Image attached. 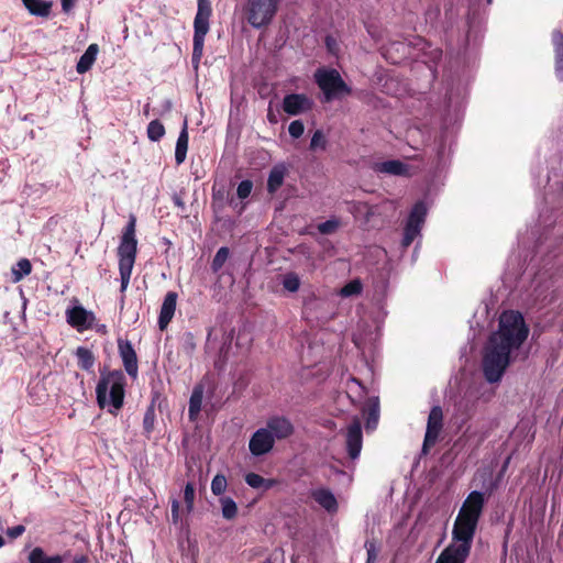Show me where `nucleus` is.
Segmentation results:
<instances>
[{
	"instance_id": "nucleus-1",
	"label": "nucleus",
	"mask_w": 563,
	"mask_h": 563,
	"mask_svg": "<svg viewBox=\"0 0 563 563\" xmlns=\"http://www.w3.org/2000/svg\"><path fill=\"white\" fill-rule=\"evenodd\" d=\"M529 333L523 317L518 311H506L500 316L499 330L489 336L483 355V373L488 383L501 379L512 349L519 347Z\"/></svg>"
},
{
	"instance_id": "nucleus-2",
	"label": "nucleus",
	"mask_w": 563,
	"mask_h": 563,
	"mask_svg": "<svg viewBox=\"0 0 563 563\" xmlns=\"http://www.w3.org/2000/svg\"><path fill=\"white\" fill-rule=\"evenodd\" d=\"M125 385L126 379L122 371L113 369L101 373L96 387L98 406L103 409L109 405L108 411L117 416L124 405Z\"/></svg>"
},
{
	"instance_id": "nucleus-3",
	"label": "nucleus",
	"mask_w": 563,
	"mask_h": 563,
	"mask_svg": "<svg viewBox=\"0 0 563 563\" xmlns=\"http://www.w3.org/2000/svg\"><path fill=\"white\" fill-rule=\"evenodd\" d=\"M136 218L131 214L123 229L120 244L118 246L119 273L121 287L120 291L125 292L130 284L132 271L137 254V240L135 238Z\"/></svg>"
},
{
	"instance_id": "nucleus-4",
	"label": "nucleus",
	"mask_w": 563,
	"mask_h": 563,
	"mask_svg": "<svg viewBox=\"0 0 563 563\" xmlns=\"http://www.w3.org/2000/svg\"><path fill=\"white\" fill-rule=\"evenodd\" d=\"M282 0H246L242 9L243 18L254 29L268 26L277 11Z\"/></svg>"
},
{
	"instance_id": "nucleus-5",
	"label": "nucleus",
	"mask_w": 563,
	"mask_h": 563,
	"mask_svg": "<svg viewBox=\"0 0 563 563\" xmlns=\"http://www.w3.org/2000/svg\"><path fill=\"white\" fill-rule=\"evenodd\" d=\"M212 14L210 0H198V9L194 20V40L191 62L198 67L203 55L205 37L209 32V21Z\"/></svg>"
},
{
	"instance_id": "nucleus-6",
	"label": "nucleus",
	"mask_w": 563,
	"mask_h": 563,
	"mask_svg": "<svg viewBox=\"0 0 563 563\" xmlns=\"http://www.w3.org/2000/svg\"><path fill=\"white\" fill-rule=\"evenodd\" d=\"M314 81L324 95L325 101L339 99L352 93L351 87L342 79L336 69L320 68L314 73Z\"/></svg>"
},
{
	"instance_id": "nucleus-7",
	"label": "nucleus",
	"mask_w": 563,
	"mask_h": 563,
	"mask_svg": "<svg viewBox=\"0 0 563 563\" xmlns=\"http://www.w3.org/2000/svg\"><path fill=\"white\" fill-rule=\"evenodd\" d=\"M71 559L70 563H89V558L84 553H76L71 556L70 550L65 551L63 554L56 553L48 555L43 548H33L29 555V563H65L66 560Z\"/></svg>"
},
{
	"instance_id": "nucleus-8",
	"label": "nucleus",
	"mask_w": 563,
	"mask_h": 563,
	"mask_svg": "<svg viewBox=\"0 0 563 563\" xmlns=\"http://www.w3.org/2000/svg\"><path fill=\"white\" fill-rule=\"evenodd\" d=\"M477 525L478 522L476 521L456 516L452 529V539L455 543H457L456 545L471 552Z\"/></svg>"
},
{
	"instance_id": "nucleus-9",
	"label": "nucleus",
	"mask_w": 563,
	"mask_h": 563,
	"mask_svg": "<svg viewBox=\"0 0 563 563\" xmlns=\"http://www.w3.org/2000/svg\"><path fill=\"white\" fill-rule=\"evenodd\" d=\"M443 428V411L440 406H434L431 408L428 422L427 430L424 434V440L422 444V452L428 453V451L435 445L438 442L440 432Z\"/></svg>"
},
{
	"instance_id": "nucleus-10",
	"label": "nucleus",
	"mask_w": 563,
	"mask_h": 563,
	"mask_svg": "<svg viewBox=\"0 0 563 563\" xmlns=\"http://www.w3.org/2000/svg\"><path fill=\"white\" fill-rule=\"evenodd\" d=\"M485 505L484 494L471 492L464 500L457 516L478 522Z\"/></svg>"
},
{
	"instance_id": "nucleus-11",
	"label": "nucleus",
	"mask_w": 563,
	"mask_h": 563,
	"mask_svg": "<svg viewBox=\"0 0 563 563\" xmlns=\"http://www.w3.org/2000/svg\"><path fill=\"white\" fill-rule=\"evenodd\" d=\"M345 443L349 457L352 460L357 459L363 446L362 426L358 418H354L353 421L349 424Z\"/></svg>"
},
{
	"instance_id": "nucleus-12",
	"label": "nucleus",
	"mask_w": 563,
	"mask_h": 563,
	"mask_svg": "<svg viewBox=\"0 0 563 563\" xmlns=\"http://www.w3.org/2000/svg\"><path fill=\"white\" fill-rule=\"evenodd\" d=\"M264 429L271 431L274 441L286 440L295 433V427L292 422L285 416L269 417Z\"/></svg>"
},
{
	"instance_id": "nucleus-13",
	"label": "nucleus",
	"mask_w": 563,
	"mask_h": 563,
	"mask_svg": "<svg viewBox=\"0 0 563 563\" xmlns=\"http://www.w3.org/2000/svg\"><path fill=\"white\" fill-rule=\"evenodd\" d=\"M274 444L275 441L271 431L260 428L252 434L249 442V449L254 456H262L271 452Z\"/></svg>"
},
{
	"instance_id": "nucleus-14",
	"label": "nucleus",
	"mask_w": 563,
	"mask_h": 563,
	"mask_svg": "<svg viewBox=\"0 0 563 563\" xmlns=\"http://www.w3.org/2000/svg\"><path fill=\"white\" fill-rule=\"evenodd\" d=\"M118 350L126 374L135 379L139 374V361L132 343L128 340H118Z\"/></svg>"
},
{
	"instance_id": "nucleus-15",
	"label": "nucleus",
	"mask_w": 563,
	"mask_h": 563,
	"mask_svg": "<svg viewBox=\"0 0 563 563\" xmlns=\"http://www.w3.org/2000/svg\"><path fill=\"white\" fill-rule=\"evenodd\" d=\"M313 101L303 93H289L284 97L283 110L289 115H298L310 111Z\"/></svg>"
},
{
	"instance_id": "nucleus-16",
	"label": "nucleus",
	"mask_w": 563,
	"mask_h": 563,
	"mask_svg": "<svg viewBox=\"0 0 563 563\" xmlns=\"http://www.w3.org/2000/svg\"><path fill=\"white\" fill-rule=\"evenodd\" d=\"M372 169L377 174H387L393 176H411L409 165L399 159H389L384 162H375Z\"/></svg>"
},
{
	"instance_id": "nucleus-17",
	"label": "nucleus",
	"mask_w": 563,
	"mask_h": 563,
	"mask_svg": "<svg viewBox=\"0 0 563 563\" xmlns=\"http://www.w3.org/2000/svg\"><path fill=\"white\" fill-rule=\"evenodd\" d=\"M178 295L176 291H168L163 300L159 316H158V328L164 331L172 319L174 318Z\"/></svg>"
},
{
	"instance_id": "nucleus-18",
	"label": "nucleus",
	"mask_w": 563,
	"mask_h": 563,
	"mask_svg": "<svg viewBox=\"0 0 563 563\" xmlns=\"http://www.w3.org/2000/svg\"><path fill=\"white\" fill-rule=\"evenodd\" d=\"M554 51V71L559 80L563 81V32L554 30L551 34Z\"/></svg>"
},
{
	"instance_id": "nucleus-19",
	"label": "nucleus",
	"mask_w": 563,
	"mask_h": 563,
	"mask_svg": "<svg viewBox=\"0 0 563 563\" xmlns=\"http://www.w3.org/2000/svg\"><path fill=\"white\" fill-rule=\"evenodd\" d=\"M470 553V551L453 543L441 552L435 563H465Z\"/></svg>"
},
{
	"instance_id": "nucleus-20",
	"label": "nucleus",
	"mask_w": 563,
	"mask_h": 563,
	"mask_svg": "<svg viewBox=\"0 0 563 563\" xmlns=\"http://www.w3.org/2000/svg\"><path fill=\"white\" fill-rule=\"evenodd\" d=\"M67 322L78 330L82 328H90L87 324L89 318H93L91 312H88L84 307L77 306L67 310Z\"/></svg>"
},
{
	"instance_id": "nucleus-21",
	"label": "nucleus",
	"mask_w": 563,
	"mask_h": 563,
	"mask_svg": "<svg viewBox=\"0 0 563 563\" xmlns=\"http://www.w3.org/2000/svg\"><path fill=\"white\" fill-rule=\"evenodd\" d=\"M312 498L328 512H335L338 510V501L334 495L327 488H319L312 492Z\"/></svg>"
},
{
	"instance_id": "nucleus-22",
	"label": "nucleus",
	"mask_w": 563,
	"mask_h": 563,
	"mask_svg": "<svg viewBox=\"0 0 563 563\" xmlns=\"http://www.w3.org/2000/svg\"><path fill=\"white\" fill-rule=\"evenodd\" d=\"M99 52V46L97 44H90L85 53L80 56L76 70L78 74L87 73L93 65L97 58V54Z\"/></svg>"
},
{
	"instance_id": "nucleus-23",
	"label": "nucleus",
	"mask_w": 563,
	"mask_h": 563,
	"mask_svg": "<svg viewBox=\"0 0 563 563\" xmlns=\"http://www.w3.org/2000/svg\"><path fill=\"white\" fill-rule=\"evenodd\" d=\"M188 142H189V135H188V128H187V121L185 120L184 126L178 135L177 142H176V148H175V162L177 165H180L185 162L187 151H188Z\"/></svg>"
},
{
	"instance_id": "nucleus-24",
	"label": "nucleus",
	"mask_w": 563,
	"mask_h": 563,
	"mask_svg": "<svg viewBox=\"0 0 563 563\" xmlns=\"http://www.w3.org/2000/svg\"><path fill=\"white\" fill-rule=\"evenodd\" d=\"M287 169L284 165L274 166L268 175L267 191L275 194L283 185Z\"/></svg>"
},
{
	"instance_id": "nucleus-25",
	"label": "nucleus",
	"mask_w": 563,
	"mask_h": 563,
	"mask_svg": "<svg viewBox=\"0 0 563 563\" xmlns=\"http://www.w3.org/2000/svg\"><path fill=\"white\" fill-rule=\"evenodd\" d=\"M202 399L203 387L201 385H197L195 386L189 399L188 417L190 421L197 420L201 410Z\"/></svg>"
},
{
	"instance_id": "nucleus-26",
	"label": "nucleus",
	"mask_w": 563,
	"mask_h": 563,
	"mask_svg": "<svg viewBox=\"0 0 563 563\" xmlns=\"http://www.w3.org/2000/svg\"><path fill=\"white\" fill-rule=\"evenodd\" d=\"M27 11L35 16L47 18L51 14L52 2L45 0H22Z\"/></svg>"
},
{
	"instance_id": "nucleus-27",
	"label": "nucleus",
	"mask_w": 563,
	"mask_h": 563,
	"mask_svg": "<svg viewBox=\"0 0 563 563\" xmlns=\"http://www.w3.org/2000/svg\"><path fill=\"white\" fill-rule=\"evenodd\" d=\"M427 216V207L423 201H418L413 205L407 223L412 224L415 227L421 228Z\"/></svg>"
},
{
	"instance_id": "nucleus-28",
	"label": "nucleus",
	"mask_w": 563,
	"mask_h": 563,
	"mask_svg": "<svg viewBox=\"0 0 563 563\" xmlns=\"http://www.w3.org/2000/svg\"><path fill=\"white\" fill-rule=\"evenodd\" d=\"M32 273V264L27 258H21L11 268L12 282L19 283Z\"/></svg>"
},
{
	"instance_id": "nucleus-29",
	"label": "nucleus",
	"mask_w": 563,
	"mask_h": 563,
	"mask_svg": "<svg viewBox=\"0 0 563 563\" xmlns=\"http://www.w3.org/2000/svg\"><path fill=\"white\" fill-rule=\"evenodd\" d=\"M245 483L252 488L268 490L275 485L276 481L264 478L256 473H249L245 475Z\"/></svg>"
},
{
	"instance_id": "nucleus-30",
	"label": "nucleus",
	"mask_w": 563,
	"mask_h": 563,
	"mask_svg": "<svg viewBox=\"0 0 563 563\" xmlns=\"http://www.w3.org/2000/svg\"><path fill=\"white\" fill-rule=\"evenodd\" d=\"M78 358V366L84 371H90L95 364V356L92 352L84 346H79L76 351Z\"/></svg>"
},
{
	"instance_id": "nucleus-31",
	"label": "nucleus",
	"mask_w": 563,
	"mask_h": 563,
	"mask_svg": "<svg viewBox=\"0 0 563 563\" xmlns=\"http://www.w3.org/2000/svg\"><path fill=\"white\" fill-rule=\"evenodd\" d=\"M221 512L224 519L232 520L238 515L236 503L228 496L220 497Z\"/></svg>"
},
{
	"instance_id": "nucleus-32",
	"label": "nucleus",
	"mask_w": 563,
	"mask_h": 563,
	"mask_svg": "<svg viewBox=\"0 0 563 563\" xmlns=\"http://www.w3.org/2000/svg\"><path fill=\"white\" fill-rule=\"evenodd\" d=\"M146 133L152 142H158L165 135V126L159 120L155 119L148 123Z\"/></svg>"
},
{
	"instance_id": "nucleus-33",
	"label": "nucleus",
	"mask_w": 563,
	"mask_h": 563,
	"mask_svg": "<svg viewBox=\"0 0 563 563\" xmlns=\"http://www.w3.org/2000/svg\"><path fill=\"white\" fill-rule=\"evenodd\" d=\"M229 254L230 251L227 246H222L217 251L211 262V269L213 273H218L223 267L224 263L229 257Z\"/></svg>"
},
{
	"instance_id": "nucleus-34",
	"label": "nucleus",
	"mask_w": 563,
	"mask_h": 563,
	"mask_svg": "<svg viewBox=\"0 0 563 563\" xmlns=\"http://www.w3.org/2000/svg\"><path fill=\"white\" fill-rule=\"evenodd\" d=\"M282 284L287 291L296 292L300 287V278L296 273L289 272L283 276Z\"/></svg>"
},
{
	"instance_id": "nucleus-35",
	"label": "nucleus",
	"mask_w": 563,
	"mask_h": 563,
	"mask_svg": "<svg viewBox=\"0 0 563 563\" xmlns=\"http://www.w3.org/2000/svg\"><path fill=\"white\" fill-rule=\"evenodd\" d=\"M155 419H156L155 406H154V404H151L147 407V409L144 413V418H143V429L147 435H150L154 430Z\"/></svg>"
},
{
	"instance_id": "nucleus-36",
	"label": "nucleus",
	"mask_w": 563,
	"mask_h": 563,
	"mask_svg": "<svg viewBox=\"0 0 563 563\" xmlns=\"http://www.w3.org/2000/svg\"><path fill=\"white\" fill-rule=\"evenodd\" d=\"M197 347L196 336L191 332H185L181 336V349L185 354L191 356Z\"/></svg>"
},
{
	"instance_id": "nucleus-37",
	"label": "nucleus",
	"mask_w": 563,
	"mask_h": 563,
	"mask_svg": "<svg viewBox=\"0 0 563 563\" xmlns=\"http://www.w3.org/2000/svg\"><path fill=\"white\" fill-rule=\"evenodd\" d=\"M421 228L415 227L412 224L406 223L404 229V238H402V246H409L417 235L420 233Z\"/></svg>"
},
{
	"instance_id": "nucleus-38",
	"label": "nucleus",
	"mask_w": 563,
	"mask_h": 563,
	"mask_svg": "<svg viewBox=\"0 0 563 563\" xmlns=\"http://www.w3.org/2000/svg\"><path fill=\"white\" fill-rule=\"evenodd\" d=\"M327 145H328V141H327L323 132L321 130L314 131V133L312 134L311 141H310L309 148L311 151H316L318 148L324 151L327 148Z\"/></svg>"
},
{
	"instance_id": "nucleus-39",
	"label": "nucleus",
	"mask_w": 563,
	"mask_h": 563,
	"mask_svg": "<svg viewBox=\"0 0 563 563\" xmlns=\"http://www.w3.org/2000/svg\"><path fill=\"white\" fill-rule=\"evenodd\" d=\"M379 409L377 404H373L367 408L366 429H375L378 423Z\"/></svg>"
},
{
	"instance_id": "nucleus-40",
	"label": "nucleus",
	"mask_w": 563,
	"mask_h": 563,
	"mask_svg": "<svg viewBox=\"0 0 563 563\" xmlns=\"http://www.w3.org/2000/svg\"><path fill=\"white\" fill-rule=\"evenodd\" d=\"M362 291V284L358 279H354L346 285H344L340 291L342 297H350L353 295H358Z\"/></svg>"
},
{
	"instance_id": "nucleus-41",
	"label": "nucleus",
	"mask_w": 563,
	"mask_h": 563,
	"mask_svg": "<svg viewBox=\"0 0 563 563\" xmlns=\"http://www.w3.org/2000/svg\"><path fill=\"white\" fill-rule=\"evenodd\" d=\"M228 482L224 475L217 474L211 482V492L219 496L222 495L227 488Z\"/></svg>"
},
{
	"instance_id": "nucleus-42",
	"label": "nucleus",
	"mask_w": 563,
	"mask_h": 563,
	"mask_svg": "<svg viewBox=\"0 0 563 563\" xmlns=\"http://www.w3.org/2000/svg\"><path fill=\"white\" fill-rule=\"evenodd\" d=\"M196 496V489L194 483H187L184 489V500L186 504L187 511H191L194 508V501Z\"/></svg>"
},
{
	"instance_id": "nucleus-43",
	"label": "nucleus",
	"mask_w": 563,
	"mask_h": 563,
	"mask_svg": "<svg viewBox=\"0 0 563 563\" xmlns=\"http://www.w3.org/2000/svg\"><path fill=\"white\" fill-rule=\"evenodd\" d=\"M339 228V221L335 219L327 220L318 224V231L321 234H332Z\"/></svg>"
},
{
	"instance_id": "nucleus-44",
	"label": "nucleus",
	"mask_w": 563,
	"mask_h": 563,
	"mask_svg": "<svg viewBox=\"0 0 563 563\" xmlns=\"http://www.w3.org/2000/svg\"><path fill=\"white\" fill-rule=\"evenodd\" d=\"M253 183L249 179L242 180L236 189V195L240 199H245L251 195Z\"/></svg>"
},
{
	"instance_id": "nucleus-45",
	"label": "nucleus",
	"mask_w": 563,
	"mask_h": 563,
	"mask_svg": "<svg viewBox=\"0 0 563 563\" xmlns=\"http://www.w3.org/2000/svg\"><path fill=\"white\" fill-rule=\"evenodd\" d=\"M288 132L291 137L299 139L305 132V125L302 121L295 120L288 126Z\"/></svg>"
},
{
	"instance_id": "nucleus-46",
	"label": "nucleus",
	"mask_w": 563,
	"mask_h": 563,
	"mask_svg": "<svg viewBox=\"0 0 563 563\" xmlns=\"http://www.w3.org/2000/svg\"><path fill=\"white\" fill-rule=\"evenodd\" d=\"M365 549L367 551V563H373L377 558L376 545L374 541H366Z\"/></svg>"
},
{
	"instance_id": "nucleus-47",
	"label": "nucleus",
	"mask_w": 563,
	"mask_h": 563,
	"mask_svg": "<svg viewBox=\"0 0 563 563\" xmlns=\"http://www.w3.org/2000/svg\"><path fill=\"white\" fill-rule=\"evenodd\" d=\"M25 532V527L23 525H18L11 528H8L7 534L11 539H16L21 537Z\"/></svg>"
},
{
	"instance_id": "nucleus-48",
	"label": "nucleus",
	"mask_w": 563,
	"mask_h": 563,
	"mask_svg": "<svg viewBox=\"0 0 563 563\" xmlns=\"http://www.w3.org/2000/svg\"><path fill=\"white\" fill-rule=\"evenodd\" d=\"M179 508H180L179 501L177 499H173L172 500V518H173L174 523H177L179 520Z\"/></svg>"
},
{
	"instance_id": "nucleus-49",
	"label": "nucleus",
	"mask_w": 563,
	"mask_h": 563,
	"mask_svg": "<svg viewBox=\"0 0 563 563\" xmlns=\"http://www.w3.org/2000/svg\"><path fill=\"white\" fill-rule=\"evenodd\" d=\"M76 1L77 0H60L63 12H65V13L70 12L73 10V8L75 7Z\"/></svg>"
},
{
	"instance_id": "nucleus-50",
	"label": "nucleus",
	"mask_w": 563,
	"mask_h": 563,
	"mask_svg": "<svg viewBox=\"0 0 563 563\" xmlns=\"http://www.w3.org/2000/svg\"><path fill=\"white\" fill-rule=\"evenodd\" d=\"M173 202H174V205H175L176 207H178V208H181V209H184V208H185V202H184V200H183V199H181V197H180L179 195H177V194H175V195L173 196Z\"/></svg>"
},
{
	"instance_id": "nucleus-51",
	"label": "nucleus",
	"mask_w": 563,
	"mask_h": 563,
	"mask_svg": "<svg viewBox=\"0 0 563 563\" xmlns=\"http://www.w3.org/2000/svg\"><path fill=\"white\" fill-rule=\"evenodd\" d=\"M268 119H269L271 122H276L275 115L273 113H271V112L268 113Z\"/></svg>"
},
{
	"instance_id": "nucleus-52",
	"label": "nucleus",
	"mask_w": 563,
	"mask_h": 563,
	"mask_svg": "<svg viewBox=\"0 0 563 563\" xmlns=\"http://www.w3.org/2000/svg\"><path fill=\"white\" fill-rule=\"evenodd\" d=\"M4 545V539L2 538V536L0 534V548Z\"/></svg>"
},
{
	"instance_id": "nucleus-53",
	"label": "nucleus",
	"mask_w": 563,
	"mask_h": 563,
	"mask_svg": "<svg viewBox=\"0 0 563 563\" xmlns=\"http://www.w3.org/2000/svg\"><path fill=\"white\" fill-rule=\"evenodd\" d=\"M352 382H353V383H356V384H358V385H360V382H358V379H356V378H352Z\"/></svg>"
},
{
	"instance_id": "nucleus-54",
	"label": "nucleus",
	"mask_w": 563,
	"mask_h": 563,
	"mask_svg": "<svg viewBox=\"0 0 563 563\" xmlns=\"http://www.w3.org/2000/svg\"><path fill=\"white\" fill-rule=\"evenodd\" d=\"M327 45L330 48V37L327 38Z\"/></svg>"
},
{
	"instance_id": "nucleus-55",
	"label": "nucleus",
	"mask_w": 563,
	"mask_h": 563,
	"mask_svg": "<svg viewBox=\"0 0 563 563\" xmlns=\"http://www.w3.org/2000/svg\"><path fill=\"white\" fill-rule=\"evenodd\" d=\"M492 0H488V2H490Z\"/></svg>"
}]
</instances>
